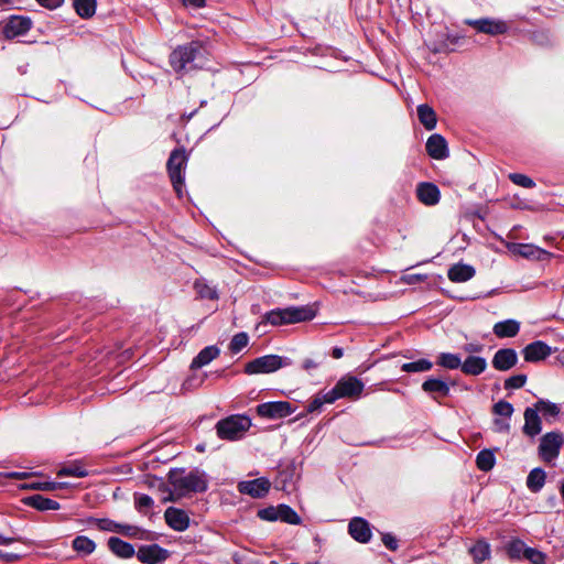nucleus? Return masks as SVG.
Returning a JSON list of instances; mask_svg holds the SVG:
<instances>
[{
  "mask_svg": "<svg viewBox=\"0 0 564 564\" xmlns=\"http://www.w3.org/2000/svg\"><path fill=\"white\" fill-rule=\"evenodd\" d=\"M12 542H14V540L11 538L0 536V546L8 545ZM0 558L3 560L4 562H15L20 558V555L17 553L7 552V551H3L2 549H0Z\"/></svg>",
  "mask_w": 564,
  "mask_h": 564,
  "instance_id": "a19ab883",
  "label": "nucleus"
},
{
  "mask_svg": "<svg viewBox=\"0 0 564 564\" xmlns=\"http://www.w3.org/2000/svg\"><path fill=\"white\" fill-rule=\"evenodd\" d=\"M509 178L513 184L522 186L524 188H532L535 185L534 181L524 174L512 173L509 175Z\"/></svg>",
  "mask_w": 564,
  "mask_h": 564,
  "instance_id": "37998d69",
  "label": "nucleus"
},
{
  "mask_svg": "<svg viewBox=\"0 0 564 564\" xmlns=\"http://www.w3.org/2000/svg\"><path fill=\"white\" fill-rule=\"evenodd\" d=\"M134 505L140 512H147L152 507L153 500L150 496L140 494L134 496Z\"/></svg>",
  "mask_w": 564,
  "mask_h": 564,
  "instance_id": "c03bdc74",
  "label": "nucleus"
},
{
  "mask_svg": "<svg viewBox=\"0 0 564 564\" xmlns=\"http://www.w3.org/2000/svg\"><path fill=\"white\" fill-rule=\"evenodd\" d=\"M426 151L435 160H444L448 156L446 140L441 134H432L426 141Z\"/></svg>",
  "mask_w": 564,
  "mask_h": 564,
  "instance_id": "f3484780",
  "label": "nucleus"
},
{
  "mask_svg": "<svg viewBox=\"0 0 564 564\" xmlns=\"http://www.w3.org/2000/svg\"><path fill=\"white\" fill-rule=\"evenodd\" d=\"M249 343V336L247 333L245 332H241V333H238L236 334L230 344H229V349L232 354H238L240 352L243 348L247 347Z\"/></svg>",
  "mask_w": 564,
  "mask_h": 564,
  "instance_id": "4c0bfd02",
  "label": "nucleus"
},
{
  "mask_svg": "<svg viewBox=\"0 0 564 564\" xmlns=\"http://www.w3.org/2000/svg\"><path fill=\"white\" fill-rule=\"evenodd\" d=\"M506 247L513 256H520L525 259L544 260L551 257L550 252L532 243L506 242Z\"/></svg>",
  "mask_w": 564,
  "mask_h": 564,
  "instance_id": "9b49d317",
  "label": "nucleus"
},
{
  "mask_svg": "<svg viewBox=\"0 0 564 564\" xmlns=\"http://www.w3.org/2000/svg\"><path fill=\"white\" fill-rule=\"evenodd\" d=\"M552 354V348L542 340L533 341L527 345L522 355L528 362H539L546 359Z\"/></svg>",
  "mask_w": 564,
  "mask_h": 564,
  "instance_id": "2eb2a0df",
  "label": "nucleus"
},
{
  "mask_svg": "<svg viewBox=\"0 0 564 564\" xmlns=\"http://www.w3.org/2000/svg\"><path fill=\"white\" fill-rule=\"evenodd\" d=\"M563 443L564 438L561 434L554 432L545 434L539 446L541 458L546 463L554 460L558 456Z\"/></svg>",
  "mask_w": 564,
  "mask_h": 564,
  "instance_id": "9d476101",
  "label": "nucleus"
},
{
  "mask_svg": "<svg viewBox=\"0 0 564 564\" xmlns=\"http://www.w3.org/2000/svg\"><path fill=\"white\" fill-rule=\"evenodd\" d=\"M365 383L359 380L358 378L354 377V376H345L343 377L338 382L337 384L335 386V388H346V389H349V388H364Z\"/></svg>",
  "mask_w": 564,
  "mask_h": 564,
  "instance_id": "79ce46f5",
  "label": "nucleus"
},
{
  "mask_svg": "<svg viewBox=\"0 0 564 564\" xmlns=\"http://www.w3.org/2000/svg\"><path fill=\"white\" fill-rule=\"evenodd\" d=\"M383 544L391 551H395L398 549V542L394 536L390 534H384L382 538Z\"/></svg>",
  "mask_w": 564,
  "mask_h": 564,
  "instance_id": "13d9d810",
  "label": "nucleus"
},
{
  "mask_svg": "<svg viewBox=\"0 0 564 564\" xmlns=\"http://www.w3.org/2000/svg\"><path fill=\"white\" fill-rule=\"evenodd\" d=\"M212 362V345L203 348L199 354L193 359L189 371L191 375L182 384V388H199L203 386L207 373L203 371V367Z\"/></svg>",
  "mask_w": 564,
  "mask_h": 564,
  "instance_id": "0eeeda50",
  "label": "nucleus"
},
{
  "mask_svg": "<svg viewBox=\"0 0 564 564\" xmlns=\"http://www.w3.org/2000/svg\"><path fill=\"white\" fill-rule=\"evenodd\" d=\"M292 365V360L285 356L264 355L258 357L245 366L248 375H268Z\"/></svg>",
  "mask_w": 564,
  "mask_h": 564,
  "instance_id": "423d86ee",
  "label": "nucleus"
},
{
  "mask_svg": "<svg viewBox=\"0 0 564 564\" xmlns=\"http://www.w3.org/2000/svg\"><path fill=\"white\" fill-rule=\"evenodd\" d=\"M278 507H270L258 512L259 518L267 521H276L279 519Z\"/></svg>",
  "mask_w": 564,
  "mask_h": 564,
  "instance_id": "de8ad7c7",
  "label": "nucleus"
},
{
  "mask_svg": "<svg viewBox=\"0 0 564 564\" xmlns=\"http://www.w3.org/2000/svg\"><path fill=\"white\" fill-rule=\"evenodd\" d=\"M271 488V482L268 478L260 477L253 480L240 481L238 490L240 494L248 495L252 498L260 499L267 496Z\"/></svg>",
  "mask_w": 564,
  "mask_h": 564,
  "instance_id": "ddd939ff",
  "label": "nucleus"
},
{
  "mask_svg": "<svg viewBox=\"0 0 564 564\" xmlns=\"http://www.w3.org/2000/svg\"><path fill=\"white\" fill-rule=\"evenodd\" d=\"M278 514L279 519L283 522L290 523V524H300L301 518L299 514L289 506L286 505H280L278 506Z\"/></svg>",
  "mask_w": 564,
  "mask_h": 564,
  "instance_id": "473e14b6",
  "label": "nucleus"
},
{
  "mask_svg": "<svg viewBox=\"0 0 564 564\" xmlns=\"http://www.w3.org/2000/svg\"><path fill=\"white\" fill-rule=\"evenodd\" d=\"M88 475V471L79 464V463H73L68 466L62 467L57 471V476L59 477H78L83 478Z\"/></svg>",
  "mask_w": 564,
  "mask_h": 564,
  "instance_id": "2f4dec72",
  "label": "nucleus"
},
{
  "mask_svg": "<svg viewBox=\"0 0 564 564\" xmlns=\"http://www.w3.org/2000/svg\"><path fill=\"white\" fill-rule=\"evenodd\" d=\"M119 530H117L118 533L128 535V536H135L139 532V529L133 525H126V524H119Z\"/></svg>",
  "mask_w": 564,
  "mask_h": 564,
  "instance_id": "864d4df0",
  "label": "nucleus"
},
{
  "mask_svg": "<svg viewBox=\"0 0 564 564\" xmlns=\"http://www.w3.org/2000/svg\"><path fill=\"white\" fill-rule=\"evenodd\" d=\"M166 523L174 530L183 531L188 527L187 514L176 508H167L164 513Z\"/></svg>",
  "mask_w": 564,
  "mask_h": 564,
  "instance_id": "4be33fe9",
  "label": "nucleus"
},
{
  "mask_svg": "<svg viewBox=\"0 0 564 564\" xmlns=\"http://www.w3.org/2000/svg\"><path fill=\"white\" fill-rule=\"evenodd\" d=\"M73 7L82 19H90L96 13L97 0H73Z\"/></svg>",
  "mask_w": 564,
  "mask_h": 564,
  "instance_id": "cd10ccee",
  "label": "nucleus"
},
{
  "mask_svg": "<svg viewBox=\"0 0 564 564\" xmlns=\"http://www.w3.org/2000/svg\"><path fill=\"white\" fill-rule=\"evenodd\" d=\"M195 289L197 290L198 294L203 299H212V289L208 285H204L203 288L198 282L195 283Z\"/></svg>",
  "mask_w": 564,
  "mask_h": 564,
  "instance_id": "bf43d9fd",
  "label": "nucleus"
},
{
  "mask_svg": "<svg viewBox=\"0 0 564 564\" xmlns=\"http://www.w3.org/2000/svg\"><path fill=\"white\" fill-rule=\"evenodd\" d=\"M108 546L112 553L122 558L132 557L134 554V549L130 543L116 536H111L108 540Z\"/></svg>",
  "mask_w": 564,
  "mask_h": 564,
  "instance_id": "b1692460",
  "label": "nucleus"
},
{
  "mask_svg": "<svg viewBox=\"0 0 564 564\" xmlns=\"http://www.w3.org/2000/svg\"><path fill=\"white\" fill-rule=\"evenodd\" d=\"M524 558L532 564H546L547 555L536 549L528 547L524 550Z\"/></svg>",
  "mask_w": 564,
  "mask_h": 564,
  "instance_id": "58836bf2",
  "label": "nucleus"
},
{
  "mask_svg": "<svg viewBox=\"0 0 564 564\" xmlns=\"http://www.w3.org/2000/svg\"><path fill=\"white\" fill-rule=\"evenodd\" d=\"M98 528L100 530L110 531V532H117L119 523H116L108 519H99L97 520Z\"/></svg>",
  "mask_w": 564,
  "mask_h": 564,
  "instance_id": "8fccbe9b",
  "label": "nucleus"
},
{
  "mask_svg": "<svg viewBox=\"0 0 564 564\" xmlns=\"http://www.w3.org/2000/svg\"><path fill=\"white\" fill-rule=\"evenodd\" d=\"M66 482H53V481H34L28 487L36 490L53 491L66 487Z\"/></svg>",
  "mask_w": 564,
  "mask_h": 564,
  "instance_id": "ea45409f",
  "label": "nucleus"
},
{
  "mask_svg": "<svg viewBox=\"0 0 564 564\" xmlns=\"http://www.w3.org/2000/svg\"><path fill=\"white\" fill-rule=\"evenodd\" d=\"M140 562L147 564H155L167 558V551L158 544L141 546L137 552Z\"/></svg>",
  "mask_w": 564,
  "mask_h": 564,
  "instance_id": "dca6fc26",
  "label": "nucleus"
},
{
  "mask_svg": "<svg viewBox=\"0 0 564 564\" xmlns=\"http://www.w3.org/2000/svg\"><path fill=\"white\" fill-rule=\"evenodd\" d=\"M513 412L512 405L508 402L500 401L494 405V413L502 416V419H509Z\"/></svg>",
  "mask_w": 564,
  "mask_h": 564,
  "instance_id": "a18cd8bd",
  "label": "nucleus"
},
{
  "mask_svg": "<svg viewBox=\"0 0 564 564\" xmlns=\"http://www.w3.org/2000/svg\"><path fill=\"white\" fill-rule=\"evenodd\" d=\"M236 563H237V564H258V562H256V561H247V560H246V558H243V557H238V558L236 560Z\"/></svg>",
  "mask_w": 564,
  "mask_h": 564,
  "instance_id": "0e129e2a",
  "label": "nucleus"
},
{
  "mask_svg": "<svg viewBox=\"0 0 564 564\" xmlns=\"http://www.w3.org/2000/svg\"><path fill=\"white\" fill-rule=\"evenodd\" d=\"M468 551L476 564L482 563L490 556V545L485 540H478Z\"/></svg>",
  "mask_w": 564,
  "mask_h": 564,
  "instance_id": "c756f323",
  "label": "nucleus"
},
{
  "mask_svg": "<svg viewBox=\"0 0 564 564\" xmlns=\"http://www.w3.org/2000/svg\"><path fill=\"white\" fill-rule=\"evenodd\" d=\"M518 360V356L514 349L506 348L498 350L492 359V365L498 370H509L512 368Z\"/></svg>",
  "mask_w": 564,
  "mask_h": 564,
  "instance_id": "6ab92c4d",
  "label": "nucleus"
},
{
  "mask_svg": "<svg viewBox=\"0 0 564 564\" xmlns=\"http://www.w3.org/2000/svg\"><path fill=\"white\" fill-rule=\"evenodd\" d=\"M36 2L45 9L55 10L64 3V0H36Z\"/></svg>",
  "mask_w": 564,
  "mask_h": 564,
  "instance_id": "3c124183",
  "label": "nucleus"
},
{
  "mask_svg": "<svg viewBox=\"0 0 564 564\" xmlns=\"http://www.w3.org/2000/svg\"><path fill=\"white\" fill-rule=\"evenodd\" d=\"M252 423L249 416L235 414L218 421L216 432L219 438L236 442L245 437Z\"/></svg>",
  "mask_w": 564,
  "mask_h": 564,
  "instance_id": "20e7f679",
  "label": "nucleus"
},
{
  "mask_svg": "<svg viewBox=\"0 0 564 564\" xmlns=\"http://www.w3.org/2000/svg\"><path fill=\"white\" fill-rule=\"evenodd\" d=\"M210 52L212 43L208 40H194L175 47L169 56V64L176 74L183 75L187 68H205L209 62Z\"/></svg>",
  "mask_w": 564,
  "mask_h": 564,
  "instance_id": "f257e3e1",
  "label": "nucleus"
},
{
  "mask_svg": "<svg viewBox=\"0 0 564 564\" xmlns=\"http://www.w3.org/2000/svg\"><path fill=\"white\" fill-rule=\"evenodd\" d=\"M524 426L523 432L529 436H535L541 432V420L538 413L528 408L524 412Z\"/></svg>",
  "mask_w": 564,
  "mask_h": 564,
  "instance_id": "393cba45",
  "label": "nucleus"
},
{
  "mask_svg": "<svg viewBox=\"0 0 564 564\" xmlns=\"http://www.w3.org/2000/svg\"><path fill=\"white\" fill-rule=\"evenodd\" d=\"M421 388L427 389V388H448L447 383L443 381L442 379H430L426 380Z\"/></svg>",
  "mask_w": 564,
  "mask_h": 564,
  "instance_id": "6e6d98bb",
  "label": "nucleus"
},
{
  "mask_svg": "<svg viewBox=\"0 0 564 564\" xmlns=\"http://www.w3.org/2000/svg\"><path fill=\"white\" fill-rule=\"evenodd\" d=\"M402 280L409 284L417 283L425 280L424 275L421 274H408L402 278Z\"/></svg>",
  "mask_w": 564,
  "mask_h": 564,
  "instance_id": "052dcab7",
  "label": "nucleus"
},
{
  "mask_svg": "<svg viewBox=\"0 0 564 564\" xmlns=\"http://www.w3.org/2000/svg\"><path fill=\"white\" fill-rule=\"evenodd\" d=\"M257 412L260 416L267 419H282L293 412L291 404L286 401H275L259 404Z\"/></svg>",
  "mask_w": 564,
  "mask_h": 564,
  "instance_id": "4468645a",
  "label": "nucleus"
},
{
  "mask_svg": "<svg viewBox=\"0 0 564 564\" xmlns=\"http://www.w3.org/2000/svg\"><path fill=\"white\" fill-rule=\"evenodd\" d=\"M73 547L78 553L90 554L95 551L96 544L89 538L79 535L74 539Z\"/></svg>",
  "mask_w": 564,
  "mask_h": 564,
  "instance_id": "f704fd0d",
  "label": "nucleus"
},
{
  "mask_svg": "<svg viewBox=\"0 0 564 564\" xmlns=\"http://www.w3.org/2000/svg\"><path fill=\"white\" fill-rule=\"evenodd\" d=\"M188 162V154L184 147L172 150L166 162V171L177 197L183 196L185 185V171Z\"/></svg>",
  "mask_w": 564,
  "mask_h": 564,
  "instance_id": "7ed1b4c3",
  "label": "nucleus"
},
{
  "mask_svg": "<svg viewBox=\"0 0 564 564\" xmlns=\"http://www.w3.org/2000/svg\"><path fill=\"white\" fill-rule=\"evenodd\" d=\"M46 401V398H43L42 395H30L29 397V401H22V404H31V403H42V402H45Z\"/></svg>",
  "mask_w": 564,
  "mask_h": 564,
  "instance_id": "680f3d73",
  "label": "nucleus"
},
{
  "mask_svg": "<svg viewBox=\"0 0 564 564\" xmlns=\"http://www.w3.org/2000/svg\"><path fill=\"white\" fill-rule=\"evenodd\" d=\"M520 323L516 319H506L494 325L492 332L499 338H510L518 335Z\"/></svg>",
  "mask_w": 564,
  "mask_h": 564,
  "instance_id": "5701e85b",
  "label": "nucleus"
},
{
  "mask_svg": "<svg viewBox=\"0 0 564 564\" xmlns=\"http://www.w3.org/2000/svg\"><path fill=\"white\" fill-rule=\"evenodd\" d=\"M169 496L163 501H176L192 492L203 491L207 481L198 471L171 470L169 474Z\"/></svg>",
  "mask_w": 564,
  "mask_h": 564,
  "instance_id": "f03ea898",
  "label": "nucleus"
},
{
  "mask_svg": "<svg viewBox=\"0 0 564 564\" xmlns=\"http://www.w3.org/2000/svg\"><path fill=\"white\" fill-rule=\"evenodd\" d=\"M436 364L447 369H456L460 367L462 360L455 354L443 352L438 356Z\"/></svg>",
  "mask_w": 564,
  "mask_h": 564,
  "instance_id": "e433bc0d",
  "label": "nucleus"
},
{
  "mask_svg": "<svg viewBox=\"0 0 564 564\" xmlns=\"http://www.w3.org/2000/svg\"><path fill=\"white\" fill-rule=\"evenodd\" d=\"M362 390H330L325 394H317L306 406L308 413L319 411L323 404L333 403L337 399L348 398L357 400L360 398Z\"/></svg>",
  "mask_w": 564,
  "mask_h": 564,
  "instance_id": "6e6552de",
  "label": "nucleus"
},
{
  "mask_svg": "<svg viewBox=\"0 0 564 564\" xmlns=\"http://www.w3.org/2000/svg\"><path fill=\"white\" fill-rule=\"evenodd\" d=\"M196 110L189 112L187 116L183 115L182 118H185L186 120L191 119L195 115Z\"/></svg>",
  "mask_w": 564,
  "mask_h": 564,
  "instance_id": "774afa93",
  "label": "nucleus"
},
{
  "mask_svg": "<svg viewBox=\"0 0 564 564\" xmlns=\"http://www.w3.org/2000/svg\"><path fill=\"white\" fill-rule=\"evenodd\" d=\"M315 317V312L308 306H291L276 308L264 315V322L273 326L307 322Z\"/></svg>",
  "mask_w": 564,
  "mask_h": 564,
  "instance_id": "39448f33",
  "label": "nucleus"
},
{
  "mask_svg": "<svg viewBox=\"0 0 564 564\" xmlns=\"http://www.w3.org/2000/svg\"><path fill=\"white\" fill-rule=\"evenodd\" d=\"M466 24L475 28L478 32L499 35L503 34L509 30V25L506 21L496 19H479V20H466Z\"/></svg>",
  "mask_w": 564,
  "mask_h": 564,
  "instance_id": "f8f14e48",
  "label": "nucleus"
},
{
  "mask_svg": "<svg viewBox=\"0 0 564 564\" xmlns=\"http://www.w3.org/2000/svg\"><path fill=\"white\" fill-rule=\"evenodd\" d=\"M495 431L498 433H506L509 431L510 425L506 419H496L494 421Z\"/></svg>",
  "mask_w": 564,
  "mask_h": 564,
  "instance_id": "5fc2aeb1",
  "label": "nucleus"
},
{
  "mask_svg": "<svg viewBox=\"0 0 564 564\" xmlns=\"http://www.w3.org/2000/svg\"><path fill=\"white\" fill-rule=\"evenodd\" d=\"M527 382V376L525 375H517L513 377H510L506 383L505 388H522Z\"/></svg>",
  "mask_w": 564,
  "mask_h": 564,
  "instance_id": "09e8293b",
  "label": "nucleus"
},
{
  "mask_svg": "<svg viewBox=\"0 0 564 564\" xmlns=\"http://www.w3.org/2000/svg\"><path fill=\"white\" fill-rule=\"evenodd\" d=\"M181 3L187 9H202L206 6V0H180Z\"/></svg>",
  "mask_w": 564,
  "mask_h": 564,
  "instance_id": "603ef678",
  "label": "nucleus"
},
{
  "mask_svg": "<svg viewBox=\"0 0 564 564\" xmlns=\"http://www.w3.org/2000/svg\"><path fill=\"white\" fill-rule=\"evenodd\" d=\"M318 365H319V361L312 359V358H306L302 362V368L305 371H307L308 373H311L313 370H315L318 367Z\"/></svg>",
  "mask_w": 564,
  "mask_h": 564,
  "instance_id": "4d7b16f0",
  "label": "nucleus"
},
{
  "mask_svg": "<svg viewBox=\"0 0 564 564\" xmlns=\"http://www.w3.org/2000/svg\"><path fill=\"white\" fill-rule=\"evenodd\" d=\"M476 274V270L473 265L458 262L453 264L447 272V276L452 282L463 283L473 279Z\"/></svg>",
  "mask_w": 564,
  "mask_h": 564,
  "instance_id": "a211bd4d",
  "label": "nucleus"
},
{
  "mask_svg": "<svg viewBox=\"0 0 564 564\" xmlns=\"http://www.w3.org/2000/svg\"><path fill=\"white\" fill-rule=\"evenodd\" d=\"M32 20L30 17L11 15L1 23L2 34L6 39H14L26 34L32 28Z\"/></svg>",
  "mask_w": 564,
  "mask_h": 564,
  "instance_id": "1a4fd4ad",
  "label": "nucleus"
},
{
  "mask_svg": "<svg viewBox=\"0 0 564 564\" xmlns=\"http://www.w3.org/2000/svg\"><path fill=\"white\" fill-rule=\"evenodd\" d=\"M524 550H528V546L521 540H514L509 545V554L511 557H520L521 554L524 557Z\"/></svg>",
  "mask_w": 564,
  "mask_h": 564,
  "instance_id": "49530a36",
  "label": "nucleus"
},
{
  "mask_svg": "<svg viewBox=\"0 0 564 564\" xmlns=\"http://www.w3.org/2000/svg\"><path fill=\"white\" fill-rule=\"evenodd\" d=\"M417 117L426 130H433L436 127V113L429 105L423 104L417 107Z\"/></svg>",
  "mask_w": 564,
  "mask_h": 564,
  "instance_id": "bb28decb",
  "label": "nucleus"
},
{
  "mask_svg": "<svg viewBox=\"0 0 564 564\" xmlns=\"http://www.w3.org/2000/svg\"><path fill=\"white\" fill-rule=\"evenodd\" d=\"M433 364L427 359H419L411 362H405L401 366L402 371L405 372H423L432 368Z\"/></svg>",
  "mask_w": 564,
  "mask_h": 564,
  "instance_id": "c9c22d12",
  "label": "nucleus"
},
{
  "mask_svg": "<svg viewBox=\"0 0 564 564\" xmlns=\"http://www.w3.org/2000/svg\"><path fill=\"white\" fill-rule=\"evenodd\" d=\"M343 354H344V352H343V349H341V348H339V347H335V348H333V350H332V356H333L335 359H339V358H341V357H343Z\"/></svg>",
  "mask_w": 564,
  "mask_h": 564,
  "instance_id": "e2e57ef3",
  "label": "nucleus"
},
{
  "mask_svg": "<svg viewBox=\"0 0 564 564\" xmlns=\"http://www.w3.org/2000/svg\"><path fill=\"white\" fill-rule=\"evenodd\" d=\"M11 477L15 479H24L26 477V473H12Z\"/></svg>",
  "mask_w": 564,
  "mask_h": 564,
  "instance_id": "69168bd1",
  "label": "nucleus"
},
{
  "mask_svg": "<svg viewBox=\"0 0 564 564\" xmlns=\"http://www.w3.org/2000/svg\"><path fill=\"white\" fill-rule=\"evenodd\" d=\"M477 467L482 471H488L492 469L495 465V455L489 449H484L478 453L476 458Z\"/></svg>",
  "mask_w": 564,
  "mask_h": 564,
  "instance_id": "72a5a7b5",
  "label": "nucleus"
},
{
  "mask_svg": "<svg viewBox=\"0 0 564 564\" xmlns=\"http://www.w3.org/2000/svg\"><path fill=\"white\" fill-rule=\"evenodd\" d=\"M432 391H433V392H436L438 395L443 397V395H445V394H446V392H447L448 390H442V389H438V390H432Z\"/></svg>",
  "mask_w": 564,
  "mask_h": 564,
  "instance_id": "338daca9",
  "label": "nucleus"
},
{
  "mask_svg": "<svg viewBox=\"0 0 564 564\" xmlns=\"http://www.w3.org/2000/svg\"><path fill=\"white\" fill-rule=\"evenodd\" d=\"M349 533L358 542L366 543L371 538V531L366 520L354 518L349 523Z\"/></svg>",
  "mask_w": 564,
  "mask_h": 564,
  "instance_id": "aec40b11",
  "label": "nucleus"
},
{
  "mask_svg": "<svg viewBox=\"0 0 564 564\" xmlns=\"http://www.w3.org/2000/svg\"><path fill=\"white\" fill-rule=\"evenodd\" d=\"M545 482V473L541 468H534L530 471L527 478V486L532 491H539Z\"/></svg>",
  "mask_w": 564,
  "mask_h": 564,
  "instance_id": "7c9ffc66",
  "label": "nucleus"
},
{
  "mask_svg": "<svg viewBox=\"0 0 564 564\" xmlns=\"http://www.w3.org/2000/svg\"><path fill=\"white\" fill-rule=\"evenodd\" d=\"M417 198L421 203L432 206L440 200V189L432 183H422L416 189Z\"/></svg>",
  "mask_w": 564,
  "mask_h": 564,
  "instance_id": "412c9836",
  "label": "nucleus"
},
{
  "mask_svg": "<svg viewBox=\"0 0 564 564\" xmlns=\"http://www.w3.org/2000/svg\"><path fill=\"white\" fill-rule=\"evenodd\" d=\"M25 503L36 510L46 511V510H58L59 503L50 498H45L41 495H34L25 499Z\"/></svg>",
  "mask_w": 564,
  "mask_h": 564,
  "instance_id": "a878e982",
  "label": "nucleus"
},
{
  "mask_svg": "<svg viewBox=\"0 0 564 564\" xmlns=\"http://www.w3.org/2000/svg\"><path fill=\"white\" fill-rule=\"evenodd\" d=\"M486 360L481 357L471 356L460 364L463 372L467 375H479L486 369Z\"/></svg>",
  "mask_w": 564,
  "mask_h": 564,
  "instance_id": "c85d7f7f",
  "label": "nucleus"
}]
</instances>
